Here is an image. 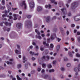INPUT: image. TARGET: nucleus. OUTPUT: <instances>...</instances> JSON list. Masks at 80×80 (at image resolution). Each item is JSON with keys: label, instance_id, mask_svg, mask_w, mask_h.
Instances as JSON below:
<instances>
[{"label": "nucleus", "instance_id": "6", "mask_svg": "<svg viewBox=\"0 0 80 80\" xmlns=\"http://www.w3.org/2000/svg\"><path fill=\"white\" fill-rule=\"evenodd\" d=\"M61 11L63 13V15H66L67 13V10L65 8H63L62 9H61Z\"/></svg>", "mask_w": 80, "mask_h": 80}, {"label": "nucleus", "instance_id": "12", "mask_svg": "<svg viewBox=\"0 0 80 80\" xmlns=\"http://www.w3.org/2000/svg\"><path fill=\"white\" fill-rule=\"evenodd\" d=\"M50 16H48L46 18V21L47 22H50Z\"/></svg>", "mask_w": 80, "mask_h": 80}, {"label": "nucleus", "instance_id": "8", "mask_svg": "<svg viewBox=\"0 0 80 80\" xmlns=\"http://www.w3.org/2000/svg\"><path fill=\"white\" fill-rule=\"evenodd\" d=\"M50 58V57L48 56H47L46 57L45 56H43L42 58V59H44V60H49V58Z\"/></svg>", "mask_w": 80, "mask_h": 80}, {"label": "nucleus", "instance_id": "38", "mask_svg": "<svg viewBox=\"0 0 80 80\" xmlns=\"http://www.w3.org/2000/svg\"><path fill=\"white\" fill-rule=\"evenodd\" d=\"M61 70H65V68L63 67H61Z\"/></svg>", "mask_w": 80, "mask_h": 80}, {"label": "nucleus", "instance_id": "25", "mask_svg": "<svg viewBox=\"0 0 80 80\" xmlns=\"http://www.w3.org/2000/svg\"><path fill=\"white\" fill-rule=\"evenodd\" d=\"M52 65L51 64H48V68H52Z\"/></svg>", "mask_w": 80, "mask_h": 80}, {"label": "nucleus", "instance_id": "20", "mask_svg": "<svg viewBox=\"0 0 80 80\" xmlns=\"http://www.w3.org/2000/svg\"><path fill=\"white\" fill-rule=\"evenodd\" d=\"M42 68H46V64H42Z\"/></svg>", "mask_w": 80, "mask_h": 80}, {"label": "nucleus", "instance_id": "29", "mask_svg": "<svg viewBox=\"0 0 80 80\" xmlns=\"http://www.w3.org/2000/svg\"><path fill=\"white\" fill-rule=\"evenodd\" d=\"M53 44H51L50 45V48H53Z\"/></svg>", "mask_w": 80, "mask_h": 80}, {"label": "nucleus", "instance_id": "18", "mask_svg": "<svg viewBox=\"0 0 80 80\" xmlns=\"http://www.w3.org/2000/svg\"><path fill=\"white\" fill-rule=\"evenodd\" d=\"M45 8H48V7L49 8H51L52 7V6L50 4H49L48 5H46L45 6Z\"/></svg>", "mask_w": 80, "mask_h": 80}, {"label": "nucleus", "instance_id": "36", "mask_svg": "<svg viewBox=\"0 0 80 80\" xmlns=\"http://www.w3.org/2000/svg\"><path fill=\"white\" fill-rule=\"evenodd\" d=\"M78 42H79V43L80 42V37H78Z\"/></svg>", "mask_w": 80, "mask_h": 80}, {"label": "nucleus", "instance_id": "35", "mask_svg": "<svg viewBox=\"0 0 80 80\" xmlns=\"http://www.w3.org/2000/svg\"><path fill=\"white\" fill-rule=\"evenodd\" d=\"M57 40H58V42H60V41L61 40V39L59 38H57Z\"/></svg>", "mask_w": 80, "mask_h": 80}, {"label": "nucleus", "instance_id": "5", "mask_svg": "<svg viewBox=\"0 0 80 80\" xmlns=\"http://www.w3.org/2000/svg\"><path fill=\"white\" fill-rule=\"evenodd\" d=\"M28 24L27 25L28 27H32V22L31 21V20H29L26 22V23H28Z\"/></svg>", "mask_w": 80, "mask_h": 80}, {"label": "nucleus", "instance_id": "1", "mask_svg": "<svg viewBox=\"0 0 80 80\" xmlns=\"http://www.w3.org/2000/svg\"><path fill=\"white\" fill-rule=\"evenodd\" d=\"M78 5V2H75L72 3L71 5V8H75Z\"/></svg>", "mask_w": 80, "mask_h": 80}, {"label": "nucleus", "instance_id": "32", "mask_svg": "<svg viewBox=\"0 0 80 80\" xmlns=\"http://www.w3.org/2000/svg\"><path fill=\"white\" fill-rule=\"evenodd\" d=\"M64 60L65 62H66L68 60V59L67 58V57H64Z\"/></svg>", "mask_w": 80, "mask_h": 80}, {"label": "nucleus", "instance_id": "21", "mask_svg": "<svg viewBox=\"0 0 80 80\" xmlns=\"http://www.w3.org/2000/svg\"><path fill=\"white\" fill-rule=\"evenodd\" d=\"M15 52L16 53H17V54H21V52H19V51H18L17 50H16Z\"/></svg>", "mask_w": 80, "mask_h": 80}, {"label": "nucleus", "instance_id": "61", "mask_svg": "<svg viewBox=\"0 0 80 80\" xmlns=\"http://www.w3.org/2000/svg\"><path fill=\"white\" fill-rule=\"evenodd\" d=\"M67 35H68L69 34V32H68V31H67Z\"/></svg>", "mask_w": 80, "mask_h": 80}, {"label": "nucleus", "instance_id": "54", "mask_svg": "<svg viewBox=\"0 0 80 80\" xmlns=\"http://www.w3.org/2000/svg\"><path fill=\"white\" fill-rule=\"evenodd\" d=\"M77 35H80V32H77Z\"/></svg>", "mask_w": 80, "mask_h": 80}, {"label": "nucleus", "instance_id": "10", "mask_svg": "<svg viewBox=\"0 0 80 80\" xmlns=\"http://www.w3.org/2000/svg\"><path fill=\"white\" fill-rule=\"evenodd\" d=\"M19 16V15H18V14H14L13 15V17H14L13 18L14 20H17V18H16V17H18Z\"/></svg>", "mask_w": 80, "mask_h": 80}, {"label": "nucleus", "instance_id": "39", "mask_svg": "<svg viewBox=\"0 0 80 80\" xmlns=\"http://www.w3.org/2000/svg\"><path fill=\"white\" fill-rule=\"evenodd\" d=\"M48 76L47 75H46L45 76L44 78H48Z\"/></svg>", "mask_w": 80, "mask_h": 80}, {"label": "nucleus", "instance_id": "41", "mask_svg": "<svg viewBox=\"0 0 80 80\" xmlns=\"http://www.w3.org/2000/svg\"><path fill=\"white\" fill-rule=\"evenodd\" d=\"M40 49L41 51H43L44 49L43 48L40 47Z\"/></svg>", "mask_w": 80, "mask_h": 80}, {"label": "nucleus", "instance_id": "16", "mask_svg": "<svg viewBox=\"0 0 80 80\" xmlns=\"http://www.w3.org/2000/svg\"><path fill=\"white\" fill-rule=\"evenodd\" d=\"M4 23L6 26H10L11 25V23L10 22L8 23L7 22H5Z\"/></svg>", "mask_w": 80, "mask_h": 80}, {"label": "nucleus", "instance_id": "56", "mask_svg": "<svg viewBox=\"0 0 80 80\" xmlns=\"http://www.w3.org/2000/svg\"><path fill=\"white\" fill-rule=\"evenodd\" d=\"M42 69L41 67H39V68H38V70H40Z\"/></svg>", "mask_w": 80, "mask_h": 80}, {"label": "nucleus", "instance_id": "22", "mask_svg": "<svg viewBox=\"0 0 80 80\" xmlns=\"http://www.w3.org/2000/svg\"><path fill=\"white\" fill-rule=\"evenodd\" d=\"M21 64H19L17 65V67L18 68H21Z\"/></svg>", "mask_w": 80, "mask_h": 80}, {"label": "nucleus", "instance_id": "14", "mask_svg": "<svg viewBox=\"0 0 80 80\" xmlns=\"http://www.w3.org/2000/svg\"><path fill=\"white\" fill-rule=\"evenodd\" d=\"M22 59L23 63H25V62H27V59H26V58L25 56H23Z\"/></svg>", "mask_w": 80, "mask_h": 80}, {"label": "nucleus", "instance_id": "15", "mask_svg": "<svg viewBox=\"0 0 80 80\" xmlns=\"http://www.w3.org/2000/svg\"><path fill=\"white\" fill-rule=\"evenodd\" d=\"M37 10L38 12H40V11H41V10H42V8L41 7H38L37 8Z\"/></svg>", "mask_w": 80, "mask_h": 80}, {"label": "nucleus", "instance_id": "19", "mask_svg": "<svg viewBox=\"0 0 80 80\" xmlns=\"http://www.w3.org/2000/svg\"><path fill=\"white\" fill-rule=\"evenodd\" d=\"M68 54L69 57H72L73 55H72V52H68Z\"/></svg>", "mask_w": 80, "mask_h": 80}, {"label": "nucleus", "instance_id": "57", "mask_svg": "<svg viewBox=\"0 0 80 80\" xmlns=\"http://www.w3.org/2000/svg\"><path fill=\"white\" fill-rule=\"evenodd\" d=\"M38 27V25L35 24L34 26V28H37Z\"/></svg>", "mask_w": 80, "mask_h": 80}, {"label": "nucleus", "instance_id": "23", "mask_svg": "<svg viewBox=\"0 0 80 80\" xmlns=\"http://www.w3.org/2000/svg\"><path fill=\"white\" fill-rule=\"evenodd\" d=\"M36 38H38L39 39H41L42 38V37L40 36L39 35L37 36V35L36 36Z\"/></svg>", "mask_w": 80, "mask_h": 80}, {"label": "nucleus", "instance_id": "7", "mask_svg": "<svg viewBox=\"0 0 80 80\" xmlns=\"http://www.w3.org/2000/svg\"><path fill=\"white\" fill-rule=\"evenodd\" d=\"M22 24L21 23H18L16 25V27L18 28H19V29L21 28H22Z\"/></svg>", "mask_w": 80, "mask_h": 80}, {"label": "nucleus", "instance_id": "42", "mask_svg": "<svg viewBox=\"0 0 80 80\" xmlns=\"http://www.w3.org/2000/svg\"><path fill=\"white\" fill-rule=\"evenodd\" d=\"M7 14H3L2 15V17H7Z\"/></svg>", "mask_w": 80, "mask_h": 80}, {"label": "nucleus", "instance_id": "51", "mask_svg": "<svg viewBox=\"0 0 80 80\" xmlns=\"http://www.w3.org/2000/svg\"><path fill=\"white\" fill-rule=\"evenodd\" d=\"M32 60L33 61V60H35V58L34 57H32Z\"/></svg>", "mask_w": 80, "mask_h": 80}, {"label": "nucleus", "instance_id": "11", "mask_svg": "<svg viewBox=\"0 0 80 80\" xmlns=\"http://www.w3.org/2000/svg\"><path fill=\"white\" fill-rule=\"evenodd\" d=\"M30 54L32 55H38V53H37L36 54H35L34 52H32V51H30Z\"/></svg>", "mask_w": 80, "mask_h": 80}, {"label": "nucleus", "instance_id": "45", "mask_svg": "<svg viewBox=\"0 0 80 80\" xmlns=\"http://www.w3.org/2000/svg\"><path fill=\"white\" fill-rule=\"evenodd\" d=\"M74 62H75L76 61H77L78 62V59H74Z\"/></svg>", "mask_w": 80, "mask_h": 80}, {"label": "nucleus", "instance_id": "34", "mask_svg": "<svg viewBox=\"0 0 80 80\" xmlns=\"http://www.w3.org/2000/svg\"><path fill=\"white\" fill-rule=\"evenodd\" d=\"M5 8V6L1 7V10H4Z\"/></svg>", "mask_w": 80, "mask_h": 80}, {"label": "nucleus", "instance_id": "43", "mask_svg": "<svg viewBox=\"0 0 80 80\" xmlns=\"http://www.w3.org/2000/svg\"><path fill=\"white\" fill-rule=\"evenodd\" d=\"M75 26V24H71V27H74Z\"/></svg>", "mask_w": 80, "mask_h": 80}, {"label": "nucleus", "instance_id": "26", "mask_svg": "<svg viewBox=\"0 0 80 80\" xmlns=\"http://www.w3.org/2000/svg\"><path fill=\"white\" fill-rule=\"evenodd\" d=\"M59 28L60 29L61 32L62 33L63 32V28H62V27H60Z\"/></svg>", "mask_w": 80, "mask_h": 80}, {"label": "nucleus", "instance_id": "40", "mask_svg": "<svg viewBox=\"0 0 80 80\" xmlns=\"http://www.w3.org/2000/svg\"><path fill=\"white\" fill-rule=\"evenodd\" d=\"M76 56L77 57H80V55L78 54V53H77L76 54Z\"/></svg>", "mask_w": 80, "mask_h": 80}, {"label": "nucleus", "instance_id": "52", "mask_svg": "<svg viewBox=\"0 0 80 80\" xmlns=\"http://www.w3.org/2000/svg\"><path fill=\"white\" fill-rule=\"evenodd\" d=\"M71 15H72V14H71V13L69 12V13H68V16L69 17H70V16H71Z\"/></svg>", "mask_w": 80, "mask_h": 80}, {"label": "nucleus", "instance_id": "3", "mask_svg": "<svg viewBox=\"0 0 80 80\" xmlns=\"http://www.w3.org/2000/svg\"><path fill=\"white\" fill-rule=\"evenodd\" d=\"M20 5L21 7H24V9H26L27 8V4H26V3H25V1H23L22 2V3L20 4Z\"/></svg>", "mask_w": 80, "mask_h": 80}, {"label": "nucleus", "instance_id": "24", "mask_svg": "<svg viewBox=\"0 0 80 80\" xmlns=\"http://www.w3.org/2000/svg\"><path fill=\"white\" fill-rule=\"evenodd\" d=\"M17 80H22V78H19V76H18V75H17Z\"/></svg>", "mask_w": 80, "mask_h": 80}, {"label": "nucleus", "instance_id": "49", "mask_svg": "<svg viewBox=\"0 0 80 80\" xmlns=\"http://www.w3.org/2000/svg\"><path fill=\"white\" fill-rule=\"evenodd\" d=\"M54 70H49V73H51V72H54Z\"/></svg>", "mask_w": 80, "mask_h": 80}, {"label": "nucleus", "instance_id": "33", "mask_svg": "<svg viewBox=\"0 0 80 80\" xmlns=\"http://www.w3.org/2000/svg\"><path fill=\"white\" fill-rule=\"evenodd\" d=\"M67 67H70L71 65V64L70 63H68L67 64Z\"/></svg>", "mask_w": 80, "mask_h": 80}, {"label": "nucleus", "instance_id": "47", "mask_svg": "<svg viewBox=\"0 0 80 80\" xmlns=\"http://www.w3.org/2000/svg\"><path fill=\"white\" fill-rule=\"evenodd\" d=\"M35 71H31V73L32 74H33V73H35Z\"/></svg>", "mask_w": 80, "mask_h": 80}, {"label": "nucleus", "instance_id": "2", "mask_svg": "<svg viewBox=\"0 0 80 80\" xmlns=\"http://www.w3.org/2000/svg\"><path fill=\"white\" fill-rule=\"evenodd\" d=\"M29 5L31 8H33L34 7L35 4L33 0H30V2H29Z\"/></svg>", "mask_w": 80, "mask_h": 80}, {"label": "nucleus", "instance_id": "9", "mask_svg": "<svg viewBox=\"0 0 80 80\" xmlns=\"http://www.w3.org/2000/svg\"><path fill=\"white\" fill-rule=\"evenodd\" d=\"M55 37H56V34L55 33L52 34L51 36V40H54Z\"/></svg>", "mask_w": 80, "mask_h": 80}, {"label": "nucleus", "instance_id": "46", "mask_svg": "<svg viewBox=\"0 0 80 80\" xmlns=\"http://www.w3.org/2000/svg\"><path fill=\"white\" fill-rule=\"evenodd\" d=\"M47 40L48 41V42L49 43L50 42V38L47 39Z\"/></svg>", "mask_w": 80, "mask_h": 80}, {"label": "nucleus", "instance_id": "62", "mask_svg": "<svg viewBox=\"0 0 80 80\" xmlns=\"http://www.w3.org/2000/svg\"><path fill=\"white\" fill-rule=\"evenodd\" d=\"M46 36H47L48 37H49L50 36V33H48L47 35H46Z\"/></svg>", "mask_w": 80, "mask_h": 80}, {"label": "nucleus", "instance_id": "30", "mask_svg": "<svg viewBox=\"0 0 80 80\" xmlns=\"http://www.w3.org/2000/svg\"><path fill=\"white\" fill-rule=\"evenodd\" d=\"M2 5H4L5 4V0H2Z\"/></svg>", "mask_w": 80, "mask_h": 80}, {"label": "nucleus", "instance_id": "13", "mask_svg": "<svg viewBox=\"0 0 80 80\" xmlns=\"http://www.w3.org/2000/svg\"><path fill=\"white\" fill-rule=\"evenodd\" d=\"M74 70H80V64H79L77 68H75Z\"/></svg>", "mask_w": 80, "mask_h": 80}, {"label": "nucleus", "instance_id": "4", "mask_svg": "<svg viewBox=\"0 0 80 80\" xmlns=\"http://www.w3.org/2000/svg\"><path fill=\"white\" fill-rule=\"evenodd\" d=\"M74 19L75 21H78V20H80V13L77 16H75L74 18Z\"/></svg>", "mask_w": 80, "mask_h": 80}, {"label": "nucleus", "instance_id": "60", "mask_svg": "<svg viewBox=\"0 0 80 80\" xmlns=\"http://www.w3.org/2000/svg\"><path fill=\"white\" fill-rule=\"evenodd\" d=\"M21 18H22V17H21V16H19V18H18V20H20V19Z\"/></svg>", "mask_w": 80, "mask_h": 80}, {"label": "nucleus", "instance_id": "27", "mask_svg": "<svg viewBox=\"0 0 80 80\" xmlns=\"http://www.w3.org/2000/svg\"><path fill=\"white\" fill-rule=\"evenodd\" d=\"M26 17L28 18H31V17H32V16L30 15H27Z\"/></svg>", "mask_w": 80, "mask_h": 80}, {"label": "nucleus", "instance_id": "64", "mask_svg": "<svg viewBox=\"0 0 80 80\" xmlns=\"http://www.w3.org/2000/svg\"><path fill=\"white\" fill-rule=\"evenodd\" d=\"M28 65V64H25V68H26V67H27Z\"/></svg>", "mask_w": 80, "mask_h": 80}, {"label": "nucleus", "instance_id": "59", "mask_svg": "<svg viewBox=\"0 0 80 80\" xmlns=\"http://www.w3.org/2000/svg\"><path fill=\"white\" fill-rule=\"evenodd\" d=\"M3 22L0 23V26H1V27L3 26Z\"/></svg>", "mask_w": 80, "mask_h": 80}, {"label": "nucleus", "instance_id": "17", "mask_svg": "<svg viewBox=\"0 0 80 80\" xmlns=\"http://www.w3.org/2000/svg\"><path fill=\"white\" fill-rule=\"evenodd\" d=\"M35 32L36 33H37L39 35H40V32L37 29H35Z\"/></svg>", "mask_w": 80, "mask_h": 80}, {"label": "nucleus", "instance_id": "48", "mask_svg": "<svg viewBox=\"0 0 80 80\" xmlns=\"http://www.w3.org/2000/svg\"><path fill=\"white\" fill-rule=\"evenodd\" d=\"M57 18V17L56 16H54L52 18V20H55V19H56Z\"/></svg>", "mask_w": 80, "mask_h": 80}, {"label": "nucleus", "instance_id": "28", "mask_svg": "<svg viewBox=\"0 0 80 80\" xmlns=\"http://www.w3.org/2000/svg\"><path fill=\"white\" fill-rule=\"evenodd\" d=\"M7 64H8V65H12V62L8 61L7 62Z\"/></svg>", "mask_w": 80, "mask_h": 80}, {"label": "nucleus", "instance_id": "37", "mask_svg": "<svg viewBox=\"0 0 80 80\" xmlns=\"http://www.w3.org/2000/svg\"><path fill=\"white\" fill-rule=\"evenodd\" d=\"M12 11H13V12H14V11L15 10H16L17 9V8H12Z\"/></svg>", "mask_w": 80, "mask_h": 80}, {"label": "nucleus", "instance_id": "50", "mask_svg": "<svg viewBox=\"0 0 80 80\" xmlns=\"http://www.w3.org/2000/svg\"><path fill=\"white\" fill-rule=\"evenodd\" d=\"M51 3H54L55 2V0H51L50 1Z\"/></svg>", "mask_w": 80, "mask_h": 80}, {"label": "nucleus", "instance_id": "63", "mask_svg": "<svg viewBox=\"0 0 80 80\" xmlns=\"http://www.w3.org/2000/svg\"><path fill=\"white\" fill-rule=\"evenodd\" d=\"M41 36L42 37H45V34H42L41 35Z\"/></svg>", "mask_w": 80, "mask_h": 80}, {"label": "nucleus", "instance_id": "53", "mask_svg": "<svg viewBox=\"0 0 80 80\" xmlns=\"http://www.w3.org/2000/svg\"><path fill=\"white\" fill-rule=\"evenodd\" d=\"M17 47L18 48V49H20V46H19V45H17Z\"/></svg>", "mask_w": 80, "mask_h": 80}, {"label": "nucleus", "instance_id": "44", "mask_svg": "<svg viewBox=\"0 0 80 80\" xmlns=\"http://www.w3.org/2000/svg\"><path fill=\"white\" fill-rule=\"evenodd\" d=\"M57 63V62H56V61H53V62H52V63L53 64H56V63Z\"/></svg>", "mask_w": 80, "mask_h": 80}, {"label": "nucleus", "instance_id": "58", "mask_svg": "<svg viewBox=\"0 0 80 80\" xmlns=\"http://www.w3.org/2000/svg\"><path fill=\"white\" fill-rule=\"evenodd\" d=\"M7 28H6V27H4L3 28V30H4V31H5V30H6V29Z\"/></svg>", "mask_w": 80, "mask_h": 80}, {"label": "nucleus", "instance_id": "55", "mask_svg": "<svg viewBox=\"0 0 80 80\" xmlns=\"http://www.w3.org/2000/svg\"><path fill=\"white\" fill-rule=\"evenodd\" d=\"M10 28H8L7 29V32H8L9 31H10Z\"/></svg>", "mask_w": 80, "mask_h": 80}, {"label": "nucleus", "instance_id": "31", "mask_svg": "<svg viewBox=\"0 0 80 80\" xmlns=\"http://www.w3.org/2000/svg\"><path fill=\"white\" fill-rule=\"evenodd\" d=\"M60 45H58L57 47V49L58 50H59V49H60Z\"/></svg>", "mask_w": 80, "mask_h": 80}]
</instances>
